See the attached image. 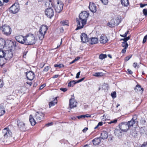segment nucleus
<instances>
[{
    "mask_svg": "<svg viewBox=\"0 0 147 147\" xmlns=\"http://www.w3.org/2000/svg\"><path fill=\"white\" fill-rule=\"evenodd\" d=\"M89 15V13L85 11L82 12L80 13V20L77 18L76 19L77 27L76 29V30L81 29L86 24Z\"/></svg>",
    "mask_w": 147,
    "mask_h": 147,
    "instance_id": "obj_1",
    "label": "nucleus"
},
{
    "mask_svg": "<svg viewBox=\"0 0 147 147\" xmlns=\"http://www.w3.org/2000/svg\"><path fill=\"white\" fill-rule=\"evenodd\" d=\"M36 40L33 35L32 34L27 35L25 38V44L27 45L34 44Z\"/></svg>",
    "mask_w": 147,
    "mask_h": 147,
    "instance_id": "obj_2",
    "label": "nucleus"
},
{
    "mask_svg": "<svg viewBox=\"0 0 147 147\" xmlns=\"http://www.w3.org/2000/svg\"><path fill=\"white\" fill-rule=\"evenodd\" d=\"M48 29L47 27L45 25H42L39 31V34L38 35L39 39L42 40L44 37V36L45 34Z\"/></svg>",
    "mask_w": 147,
    "mask_h": 147,
    "instance_id": "obj_3",
    "label": "nucleus"
},
{
    "mask_svg": "<svg viewBox=\"0 0 147 147\" xmlns=\"http://www.w3.org/2000/svg\"><path fill=\"white\" fill-rule=\"evenodd\" d=\"M1 30L3 34L7 36L10 35L11 34V29L10 27L6 24H4L2 26Z\"/></svg>",
    "mask_w": 147,
    "mask_h": 147,
    "instance_id": "obj_4",
    "label": "nucleus"
},
{
    "mask_svg": "<svg viewBox=\"0 0 147 147\" xmlns=\"http://www.w3.org/2000/svg\"><path fill=\"white\" fill-rule=\"evenodd\" d=\"M20 9L19 5L17 3H15L9 8V11L13 13H16Z\"/></svg>",
    "mask_w": 147,
    "mask_h": 147,
    "instance_id": "obj_5",
    "label": "nucleus"
},
{
    "mask_svg": "<svg viewBox=\"0 0 147 147\" xmlns=\"http://www.w3.org/2000/svg\"><path fill=\"white\" fill-rule=\"evenodd\" d=\"M57 4L55 6V9L56 11L60 13L63 9V4L60 0H57Z\"/></svg>",
    "mask_w": 147,
    "mask_h": 147,
    "instance_id": "obj_6",
    "label": "nucleus"
},
{
    "mask_svg": "<svg viewBox=\"0 0 147 147\" xmlns=\"http://www.w3.org/2000/svg\"><path fill=\"white\" fill-rule=\"evenodd\" d=\"M45 14L48 18H51L54 15V11L51 7L47 8L45 11Z\"/></svg>",
    "mask_w": 147,
    "mask_h": 147,
    "instance_id": "obj_7",
    "label": "nucleus"
},
{
    "mask_svg": "<svg viewBox=\"0 0 147 147\" xmlns=\"http://www.w3.org/2000/svg\"><path fill=\"white\" fill-rule=\"evenodd\" d=\"M12 49H10V51H5V55L4 58V63H3L4 64L7 61V59H10L13 56V53L11 51Z\"/></svg>",
    "mask_w": 147,
    "mask_h": 147,
    "instance_id": "obj_8",
    "label": "nucleus"
},
{
    "mask_svg": "<svg viewBox=\"0 0 147 147\" xmlns=\"http://www.w3.org/2000/svg\"><path fill=\"white\" fill-rule=\"evenodd\" d=\"M44 115L45 114L43 113L40 112H37L35 115L34 118L37 121L40 122L43 119Z\"/></svg>",
    "mask_w": 147,
    "mask_h": 147,
    "instance_id": "obj_9",
    "label": "nucleus"
},
{
    "mask_svg": "<svg viewBox=\"0 0 147 147\" xmlns=\"http://www.w3.org/2000/svg\"><path fill=\"white\" fill-rule=\"evenodd\" d=\"M77 102L74 99V94L71 96V98L69 100V106L71 109L77 107Z\"/></svg>",
    "mask_w": 147,
    "mask_h": 147,
    "instance_id": "obj_10",
    "label": "nucleus"
},
{
    "mask_svg": "<svg viewBox=\"0 0 147 147\" xmlns=\"http://www.w3.org/2000/svg\"><path fill=\"white\" fill-rule=\"evenodd\" d=\"M3 133L5 138H10L12 134L11 131L7 128H5L3 129Z\"/></svg>",
    "mask_w": 147,
    "mask_h": 147,
    "instance_id": "obj_11",
    "label": "nucleus"
},
{
    "mask_svg": "<svg viewBox=\"0 0 147 147\" xmlns=\"http://www.w3.org/2000/svg\"><path fill=\"white\" fill-rule=\"evenodd\" d=\"M119 127L121 131L126 132L129 129V127L127 122H123L119 125Z\"/></svg>",
    "mask_w": 147,
    "mask_h": 147,
    "instance_id": "obj_12",
    "label": "nucleus"
},
{
    "mask_svg": "<svg viewBox=\"0 0 147 147\" xmlns=\"http://www.w3.org/2000/svg\"><path fill=\"white\" fill-rule=\"evenodd\" d=\"M138 123L137 116L135 115H134L131 119L127 122V123L129 128L131 127H132L135 123L137 124Z\"/></svg>",
    "mask_w": 147,
    "mask_h": 147,
    "instance_id": "obj_13",
    "label": "nucleus"
},
{
    "mask_svg": "<svg viewBox=\"0 0 147 147\" xmlns=\"http://www.w3.org/2000/svg\"><path fill=\"white\" fill-rule=\"evenodd\" d=\"M17 122V125L20 129L23 131H25L26 130L25 124L20 120H18Z\"/></svg>",
    "mask_w": 147,
    "mask_h": 147,
    "instance_id": "obj_14",
    "label": "nucleus"
},
{
    "mask_svg": "<svg viewBox=\"0 0 147 147\" xmlns=\"http://www.w3.org/2000/svg\"><path fill=\"white\" fill-rule=\"evenodd\" d=\"M81 39L82 42L84 43L88 42L89 40V38H88L87 35L85 33L81 34Z\"/></svg>",
    "mask_w": 147,
    "mask_h": 147,
    "instance_id": "obj_15",
    "label": "nucleus"
},
{
    "mask_svg": "<svg viewBox=\"0 0 147 147\" xmlns=\"http://www.w3.org/2000/svg\"><path fill=\"white\" fill-rule=\"evenodd\" d=\"M15 38L18 42L22 44H25V38L23 36H17L15 37Z\"/></svg>",
    "mask_w": 147,
    "mask_h": 147,
    "instance_id": "obj_16",
    "label": "nucleus"
},
{
    "mask_svg": "<svg viewBox=\"0 0 147 147\" xmlns=\"http://www.w3.org/2000/svg\"><path fill=\"white\" fill-rule=\"evenodd\" d=\"M26 75L27 79L30 80H32L35 77L34 73L31 71L26 73Z\"/></svg>",
    "mask_w": 147,
    "mask_h": 147,
    "instance_id": "obj_17",
    "label": "nucleus"
},
{
    "mask_svg": "<svg viewBox=\"0 0 147 147\" xmlns=\"http://www.w3.org/2000/svg\"><path fill=\"white\" fill-rule=\"evenodd\" d=\"M89 8L92 12H95L96 11V7L94 3L90 2Z\"/></svg>",
    "mask_w": 147,
    "mask_h": 147,
    "instance_id": "obj_18",
    "label": "nucleus"
},
{
    "mask_svg": "<svg viewBox=\"0 0 147 147\" xmlns=\"http://www.w3.org/2000/svg\"><path fill=\"white\" fill-rule=\"evenodd\" d=\"M108 41V39L105 36L103 35H102L100 36V41L101 43H105L107 42Z\"/></svg>",
    "mask_w": 147,
    "mask_h": 147,
    "instance_id": "obj_19",
    "label": "nucleus"
},
{
    "mask_svg": "<svg viewBox=\"0 0 147 147\" xmlns=\"http://www.w3.org/2000/svg\"><path fill=\"white\" fill-rule=\"evenodd\" d=\"M81 82L82 81L80 79L77 81H76L75 80L70 81L69 82L68 86V87H73L76 84L79 83Z\"/></svg>",
    "mask_w": 147,
    "mask_h": 147,
    "instance_id": "obj_20",
    "label": "nucleus"
},
{
    "mask_svg": "<svg viewBox=\"0 0 147 147\" xmlns=\"http://www.w3.org/2000/svg\"><path fill=\"white\" fill-rule=\"evenodd\" d=\"M81 82L82 81L80 79L77 81H76L75 80L70 81L69 82L68 86V87H73L76 84L79 83Z\"/></svg>",
    "mask_w": 147,
    "mask_h": 147,
    "instance_id": "obj_21",
    "label": "nucleus"
},
{
    "mask_svg": "<svg viewBox=\"0 0 147 147\" xmlns=\"http://www.w3.org/2000/svg\"><path fill=\"white\" fill-rule=\"evenodd\" d=\"M135 92H140V93H142L143 91V88L141 87L140 86L137 85L136 87L134 89Z\"/></svg>",
    "mask_w": 147,
    "mask_h": 147,
    "instance_id": "obj_22",
    "label": "nucleus"
},
{
    "mask_svg": "<svg viewBox=\"0 0 147 147\" xmlns=\"http://www.w3.org/2000/svg\"><path fill=\"white\" fill-rule=\"evenodd\" d=\"M29 119L31 124L32 125H34L36 123V120L35 119L34 117L33 118L32 116L31 115H30V116Z\"/></svg>",
    "mask_w": 147,
    "mask_h": 147,
    "instance_id": "obj_23",
    "label": "nucleus"
},
{
    "mask_svg": "<svg viewBox=\"0 0 147 147\" xmlns=\"http://www.w3.org/2000/svg\"><path fill=\"white\" fill-rule=\"evenodd\" d=\"M108 137L107 133L106 131H103L101 134V138L102 139H107Z\"/></svg>",
    "mask_w": 147,
    "mask_h": 147,
    "instance_id": "obj_24",
    "label": "nucleus"
},
{
    "mask_svg": "<svg viewBox=\"0 0 147 147\" xmlns=\"http://www.w3.org/2000/svg\"><path fill=\"white\" fill-rule=\"evenodd\" d=\"M5 52L4 51L1 49H0V58H2L1 59L0 61H1L3 60L4 61V57H5Z\"/></svg>",
    "mask_w": 147,
    "mask_h": 147,
    "instance_id": "obj_25",
    "label": "nucleus"
},
{
    "mask_svg": "<svg viewBox=\"0 0 147 147\" xmlns=\"http://www.w3.org/2000/svg\"><path fill=\"white\" fill-rule=\"evenodd\" d=\"M94 145H96L98 144L100 142L101 140L99 138H96L92 141Z\"/></svg>",
    "mask_w": 147,
    "mask_h": 147,
    "instance_id": "obj_26",
    "label": "nucleus"
},
{
    "mask_svg": "<svg viewBox=\"0 0 147 147\" xmlns=\"http://www.w3.org/2000/svg\"><path fill=\"white\" fill-rule=\"evenodd\" d=\"M115 20L114 19H112L110 22H108L107 24L108 26L110 27H113L115 25Z\"/></svg>",
    "mask_w": 147,
    "mask_h": 147,
    "instance_id": "obj_27",
    "label": "nucleus"
},
{
    "mask_svg": "<svg viewBox=\"0 0 147 147\" xmlns=\"http://www.w3.org/2000/svg\"><path fill=\"white\" fill-rule=\"evenodd\" d=\"M98 42V39L95 37H92L91 38L90 44L91 45L97 43Z\"/></svg>",
    "mask_w": 147,
    "mask_h": 147,
    "instance_id": "obj_28",
    "label": "nucleus"
},
{
    "mask_svg": "<svg viewBox=\"0 0 147 147\" xmlns=\"http://www.w3.org/2000/svg\"><path fill=\"white\" fill-rule=\"evenodd\" d=\"M5 113V110L4 107L2 105H0V116H2Z\"/></svg>",
    "mask_w": 147,
    "mask_h": 147,
    "instance_id": "obj_29",
    "label": "nucleus"
},
{
    "mask_svg": "<svg viewBox=\"0 0 147 147\" xmlns=\"http://www.w3.org/2000/svg\"><path fill=\"white\" fill-rule=\"evenodd\" d=\"M121 3L124 6L127 7L129 4L128 0H121Z\"/></svg>",
    "mask_w": 147,
    "mask_h": 147,
    "instance_id": "obj_30",
    "label": "nucleus"
},
{
    "mask_svg": "<svg viewBox=\"0 0 147 147\" xmlns=\"http://www.w3.org/2000/svg\"><path fill=\"white\" fill-rule=\"evenodd\" d=\"M115 20V25L116 26L118 25L121 22V18L120 17H116Z\"/></svg>",
    "mask_w": 147,
    "mask_h": 147,
    "instance_id": "obj_31",
    "label": "nucleus"
},
{
    "mask_svg": "<svg viewBox=\"0 0 147 147\" xmlns=\"http://www.w3.org/2000/svg\"><path fill=\"white\" fill-rule=\"evenodd\" d=\"M57 100L56 98H55L53 101H51L49 103V107H51L54 106L55 104L57 103Z\"/></svg>",
    "mask_w": 147,
    "mask_h": 147,
    "instance_id": "obj_32",
    "label": "nucleus"
},
{
    "mask_svg": "<svg viewBox=\"0 0 147 147\" xmlns=\"http://www.w3.org/2000/svg\"><path fill=\"white\" fill-rule=\"evenodd\" d=\"M104 74L102 72H96L93 74V75L96 77H101L103 76Z\"/></svg>",
    "mask_w": 147,
    "mask_h": 147,
    "instance_id": "obj_33",
    "label": "nucleus"
},
{
    "mask_svg": "<svg viewBox=\"0 0 147 147\" xmlns=\"http://www.w3.org/2000/svg\"><path fill=\"white\" fill-rule=\"evenodd\" d=\"M60 23L63 26H69V22L68 20H63L61 21L60 22Z\"/></svg>",
    "mask_w": 147,
    "mask_h": 147,
    "instance_id": "obj_34",
    "label": "nucleus"
},
{
    "mask_svg": "<svg viewBox=\"0 0 147 147\" xmlns=\"http://www.w3.org/2000/svg\"><path fill=\"white\" fill-rule=\"evenodd\" d=\"M5 45V40L2 38L0 39V46H4Z\"/></svg>",
    "mask_w": 147,
    "mask_h": 147,
    "instance_id": "obj_35",
    "label": "nucleus"
},
{
    "mask_svg": "<svg viewBox=\"0 0 147 147\" xmlns=\"http://www.w3.org/2000/svg\"><path fill=\"white\" fill-rule=\"evenodd\" d=\"M114 133L115 135L119 136L121 135V132L119 129H117L115 130Z\"/></svg>",
    "mask_w": 147,
    "mask_h": 147,
    "instance_id": "obj_36",
    "label": "nucleus"
},
{
    "mask_svg": "<svg viewBox=\"0 0 147 147\" xmlns=\"http://www.w3.org/2000/svg\"><path fill=\"white\" fill-rule=\"evenodd\" d=\"M107 57V55L106 54H101L99 55V59L101 60H102L103 59L106 58Z\"/></svg>",
    "mask_w": 147,
    "mask_h": 147,
    "instance_id": "obj_37",
    "label": "nucleus"
},
{
    "mask_svg": "<svg viewBox=\"0 0 147 147\" xmlns=\"http://www.w3.org/2000/svg\"><path fill=\"white\" fill-rule=\"evenodd\" d=\"M102 88L105 90H108V85L106 83H104L102 85Z\"/></svg>",
    "mask_w": 147,
    "mask_h": 147,
    "instance_id": "obj_38",
    "label": "nucleus"
},
{
    "mask_svg": "<svg viewBox=\"0 0 147 147\" xmlns=\"http://www.w3.org/2000/svg\"><path fill=\"white\" fill-rule=\"evenodd\" d=\"M122 46L124 48H127L128 47V45L127 42L125 41H123L122 42L121 44Z\"/></svg>",
    "mask_w": 147,
    "mask_h": 147,
    "instance_id": "obj_39",
    "label": "nucleus"
},
{
    "mask_svg": "<svg viewBox=\"0 0 147 147\" xmlns=\"http://www.w3.org/2000/svg\"><path fill=\"white\" fill-rule=\"evenodd\" d=\"M55 67H59V68H61L64 67V65L62 64H55L54 65Z\"/></svg>",
    "mask_w": 147,
    "mask_h": 147,
    "instance_id": "obj_40",
    "label": "nucleus"
},
{
    "mask_svg": "<svg viewBox=\"0 0 147 147\" xmlns=\"http://www.w3.org/2000/svg\"><path fill=\"white\" fill-rule=\"evenodd\" d=\"M111 95L113 98H115L116 97V93L115 92H114L111 93Z\"/></svg>",
    "mask_w": 147,
    "mask_h": 147,
    "instance_id": "obj_41",
    "label": "nucleus"
},
{
    "mask_svg": "<svg viewBox=\"0 0 147 147\" xmlns=\"http://www.w3.org/2000/svg\"><path fill=\"white\" fill-rule=\"evenodd\" d=\"M100 1L104 5L107 4L108 2V0H100Z\"/></svg>",
    "mask_w": 147,
    "mask_h": 147,
    "instance_id": "obj_42",
    "label": "nucleus"
},
{
    "mask_svg": "<svg viewBox=\"0 0 147 147\" xmlns=\"http://www.w3.org/2000/svg\"><path fill=\"white\" fill-rule=\"evenodd\" d=\"M132 55L128 56L126 57L125 59V61H127L129 60L131 57Z\"/></svg>",
    "mask_w": 147,
    "mask_h": 147,
    "instance_id": "obj_43",
    "label": "nucleus"
},
{
    "mask_svg": "<svg viewBox=\"0 0 147 147\" xmlns=\"http://www.w3.org/2000/svg\"><path fill=\"white\" fill-rule=\"evenodd\" d=\"M143 13L144 14L145 16H146L147 15V9H144L143 10Z\"/></svg>",
    "mask_w": 147,
    "mask_h": 147,
    "instance_id": "obj_44",
    "label": "nucleus"
},
{
    "mask_svg": "<svg viewBox=\"0 0 147 147\" xmlns=\"http://www.w3.org/2000/svg\"><path fill=\"white\" fill-rule=\"evenodd\" d=\"M61 142L62 143H63L64 144H67L69 143L68 141L65 140H62L61 141Z\"/></svg>",
    "mask_w": 147,
    "mask_h": 147,
    "instance_id": "obj_45",
    "label": "nucleus"
},
{
    "mask_svg": "<svg viewBox=\"0 0 147 147\" xmlns=\"http://www.w3.org/2000/svg\"><path fill=\"white\" fill-rule=\"evenodd\" d=\"M49 67L47 66L45 67L44 69H43V71H48L49 70Z\"/></svg>",
    "mask_w": 147,
    "mask_h": 147,
    "instance_id": "obj_46",
    "label": "nucleus"
},
{
    "mask_svg": "<svg viewBox=\"0 0 147 147\" xmlns=\"http://www.w3.org/2000/svg\"><path fill=\"white\" fill-rule=\"evenodd\" d=\"M133 66L134 68H136V67L138 68L139 67V65H137V63L136 62L134 63L133 64Z\"/></svg>",
    "mask_w": 147,
    "mask_h": 147,
    "instance_id": "obj_47",
    "label": "nucleus"
},
{
    "mask_svg": "<svg viewBox=\"0 0 147 147\" xmlns=\"http://www.w3.org/2000/svg\"><path fill=\"white\" fill-rule=\"evenodd\" d=\"M147 38V35L145 36L143 38V43H144L145 42H146V40Z\"/></svg>",
    "mask_w": 147,
    "mask_h": 147,
    "instance_id": "obj_48",
    "label": "nucleus"
},
{
    "mask_svg": "<svg viewBox=\"0 0 147 147\" xmlns=\"http://www.w3.org/2000/svg\"><path fill=\"white\" fill-rule=\"evenodd\" d=\"M4 85L3 81L1 80H0V88L2 87Z\"/></svg>",
    "mask_w": 147,
    "mask_h": 147,
    "instance_id": "obj_49",
    "label": "nucleus"
},
{
    "mask_svg": "<svg viewBox=\"0 0 147 147\" xmlns=\"http://www.w3.org/2000/svg\"><path fill=\"white\" fill-rule=\"evenodd\" d=\"M14 47H16L17 46V45L18 44V43L16 42H11Z\"/></svg>",
    "mask_w": 147,
    "mask_h": 147,
    "instance_id": "obj_50",
    "label": "nucleus"
},
{
    "mask_svg": "<svg viewBox=\"0 0 147 147\" xmlns=\"http://www.w3.org/2000/svg\"><path fill=\"white\" fill-rule=\"evenodd\" d=\"M46 86V85L45 84H43L42 85L40 86L39 89L40 90L42 89L45 86Z\"/></svg>",
    "mask_w": 147,
    "mask_h": 147,
    "instance_id": "obj_51",
    "label": "nucleus"
},
{
    "mask_svg": "<svg viewBox=\"0 0 147 147\" xmlns=\"http://www.w3.org/2000/svg\"><path fill=\"white\" fill-rule=\"evenodd\" d=\"M60 90L64 92H65L67 90V88H60Z\"/></svg>",
    "mask_w": 147,
    "mask_h": 147,
    "instance_id": "obj_52",
    "label": "nucleus"
},
{
    "mask_svg": "<svg viewBox=\"0 0 147 147\" xmlns=\"http://www.w3.org/2000/svg\"><path fill=\"white\" fill-rule=\"evenodd\" d=\"M130 38V36H129L128 37H126L124 38V39L125 40V41L126 42L129 40V39Z\"/></svg>",
    "mask_w": 147,
    "mask_h": 147,
    "instance_id": "obj_53",
    "label": "nucleus"
},
{
    "mask_svg": "<svg viewBox=\"0 0 147 147\" xmlns=\"http://www.w3.org/2000/svg\"><path fill=\"white\" fill-rule=\"evenodd\" d=\"M117 119H115L113 121H111L110 122V123L111 124V123H116L117 122Z\"/></svg>",
    "mask_w": 147,
    "mask_h": 147,
    "instance_id": "obj_54",
    "label": "nucleus"
},
{
    "mask_svg": "<svg viewBox=\"0 0 147 147\" xmlns=\"http://www.w3.org/2000/svg\"><path fill=\"white\" fill-rule=\"evenodd\" d=\"M80 71H79L76 74V78H78L80 77Z\"/></svg>",
    "mask_w": 147,
    "mask_h": 147,
    "instance_id": "obj_55",
    "label": "nucleus"
},
{
    "mask_svg": "<svg viewBox=\"0 0 147 147\" xmlns=\"http://www.w3.org/2000/svg\"><path fill=\"white\" fill-rule=\"evenodd\" d=\"M77 118H78V119H81L83 118H84V115H81L80 116H77Z\"/></svg>",
    "mask_w": 147,
    "mask_h": 147,
    "instance_id": "obj_56",
    "label": "nucleus"
},
{
    "mask_svg": "<svg viewBox=\"0 0 147 147\" xmlns=\"http://www.w3.org/2000/svg\"><path fill=\"white\" fill-rule=\"evenodd\" d=\"M140 7H144L145 6H146V5H147V4H142V3H140Z\"/></svg>",
    "mask_w": 147,
    "mask_h": 147,
    "instance_id": "obj_57",
    "label": "nucleus"
},
{
    "mask_svg": "<svg viewBox=\"0 0 147 147\" xmlns=\"http://www.w3.org/2000/svg\"><path fill=\"white\" fill-rule=\"evenodd\" d=\"M127 48H124L121 51V52L123 53H125L126 51Z\"/></svg>",
    "mask_w": 147,
    "mask_h": 147,
    "instance_id": "obj_58",
    "label": "nucleus"
},
{
    "mask_svg": "<svg viewBox=\"0 0 147 147\" xmlns=\"http://www.w3.org/2000/svg\"><path fill=\"white\" fill-rule=\"evenodd\" d=\"M52 124H53L52 122H51L50 123H48L47 124H46L45 125L47 127H48L49 126H51V125H52Z\"/></svg>",
    "mask_w": 147,
    "mask_h": 147,
    "instance_id": "obj_59",
    "label": "nucleus"
},
{
    "mask_svg": "<svg viewBox=\"0 0 147 147\" xmlns=\"http://www.w3.org/2000/svg\"><path fill=\"white\" fill-rule=\"evenodd\" d=\"M134 132H135V134H132V135L134 137H136V135L137 133V132H136V131L135 130V131H133Z\"/></svg>",
    "mask_w": 147,
    "mask_h": 147,
    "instance_id": "obj_60",
    "label": "nucleus"
},
{
    "mask_svg": "<svg viewBox=\"0 0 147 147\" xmlns=\"http://www.w3.org/2000/svg\"><path fill=\"white\" fill-rule=\"evenodd\" d=\"M84 115V118L85 117H91V116L89 115V114H87Z\"/></svg>",
    "mask_w": 147,
    "mask_h": 147,
    "instance_id": "obj_61",
    "label": "nucleus"
},
{
    "mask_svg": "<svg viewBox=\"0 0 147 147\" xmlns=\"http://www.w3.org/2000/svg\"><path fill=\"white\" fill-rule=\"evenodd\" d=\"M88 128L87 127H85L83 130L82 131L84 132H86L88 130Z\"/></svg>",
    "mask_w": 147,
    "mask_h": 147,
    "instance_id": "obj_62",
    "label": "nucleus"
},
{
    "mask_svg": "<svg viewBox=\"0 0 147 147\" xmlns=\"http://www.w3.org/2000/svg\"><path fill=\"white\" fill-rule=\"evenodd\" d=\"M127 71H128V73L129 74H132L133 72H132V71L131 70H130L129 69H128Z\"/></svg>",
    "mask_w": 147,
    "mask_h": 147,
    "instance_id": "obj_63",
    "label": "nucleus"
},
{
    "mask_svg": "<svg viewBox=\"0 0 147 147\" xmlns=\"http://www.w3.org/2000/svg\"><path fill=\"white\" fill-rule=\"evenodd\" d=\"M142 147H147V143H145L142 145Z\"/></svg>",
    "mask_w": 147,
    "mask_h": 147,
    "instance_id": "obj_64",
    "label": "nucleus"
}]
</instances>
